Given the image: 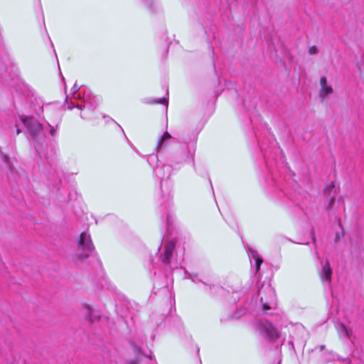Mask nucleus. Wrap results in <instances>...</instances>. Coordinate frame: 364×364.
<instances>
[{
    "mask_svg": "<svg viewBox=\"0 0 364 364\" xmlns=\"http://www.w3.org/2000/svg\"><path fill=\"white\" fill-rule=\"evenodd\" d=\"M93 250L94 246L90 235H87L86 232H82L78 240L76 258L79 261H83L89 257Z\"/></svg>",
    "mask_w": 364,
    "mask_h": 364,
    "instance_id": "1",
    "label": "nucleus"
},
{
    "mask_svg": "<svg viewBox=\"0 0 364 364\" xmlns=\"http://www.w3.org/2000/svg\"><path fill=\"white\" fill-rule=\"evenodd\" d=\"M320 90L318 92V97L322 100L328 95L333 94V89L330 83H328L326 77H321L319 80Z\"/></svg>",
    "mask_w": 364,
    "mask_h": 364,
    "instance_id": "2",
    "label": "nucleus"
},
{
    "mask_svg": "<svg viewBox=\"0 0 364 364\" xmlns=\"http://www.w3.org/2000/svg\"><path fill=\"white\" fill-rule=\"evenodd\" d=\"M261 330L267 334L270 338H277L279 337V334L276 328L272 324L267 321H261L260 323Z\"/></svg>",
    "mask_w": 364,
    "mask_h": 364,
    "instance_id": "3",
    "label": "nucleus"
},
{
    "mask_svg": "<svg viewBox=\"0 0 364 364\" xmlns=\"http://www.w3.org/2000/svg\"><path fill=\"white\" fill-rule=\"evenodd\" d=\"M23 124L28 127L30 134L35 136L42 129V126L36 120L33 119H24L23 120Z\"/></svg>",
    "mask_w": 364,
    "mask_h": 364,
    "instance_id": "4",
    "label": "nucleus"
},
{
    "mask_svg": "<svg viewBox=\"0 0 364 364\" xmlns=\"http://www.w3.org/2000/svg\"><path fill=\"white\" fill-rule=\"evenodd\" d=\"M82 314L86 319H87L90 322H94L100 318L99 315H97L91 308L90 306L87 304H85L82 306Z\"/></svg>",
    "mask_w": 364,
    "mask_h": 364,
    "instance_id": "5",
    "label": "nucleus"
},
{
    "mask_svg": "<svg viewBox=\"0 0 364 364\" xmlns=\"http://www.w3.org/2000/svg\"><path fill=\"white\" fill-rule=\"evenodd\" d=\"M332 276V269L330 266L329 262L326 261L323 264L321 272H320V277L322 281L326 280L328 283H331Z\"/></svg>",
    "mask_w": 364,
    "mask_h": 364,
    "instance_id": "6",
    "label": "nucleus"
},
{
    "mask_svg": "<svg viewBox=\"0 0 364 364\" xmlns=\"http://www.w3.org/2000/svg\"><path fill=\"white\" fill-rule=\"evenodd\" d=\"M175 248V242L170 241L165 245V251L162 255V261L164 263H169Z\"/></svg>",
    "mask_w": 364,
    "mask_h": 364,
    "instance_id": "7",
    "label": "nucleus"
},
{
    "mask_svg": "<svg viewBox=\"0 0 364 364\" xmlns=\"http://www.w3.org/2000/svg\"><path fill=\"white\" fill-rule=\"evenodd\" d=\"M338 332L340 337H346L350 338L352 335V331L348 329L345 325L339 324L338 326Z\"/></svg>",
    "mask_w": 364,
    "mask_h": 364,
    "instance_id": "8",
    "label": "nucleus"
},
{
    "mask_svg": "<svg viewBox=\"0 0 364 364\" xmlns=\"http://www.w3.org/2000/svg\"><path fill=\"white\" fill-rule=\"evenodd\" d=\"M357 68L360 74L364 73V53L361 55L356 64Z\"/></svg>",
    "mask_w": 364,
    "mask_h": 364,
    "instance_id": "9",
    "label": "nucleus"
},
{
    "mask_svg": "<svg viewBox=\"0 0 364 364\" xmlns=\"http://www.w3.org/2000/svg\"><path fill=\"white\" fill-rule=\"evenodd\" d=\"M171 135L168 132H165L158 143V147H161L164 142L171 139Z\"/></svg>",
    "mask_w": 364,
    "mask_h": 364,
    "instance_id": "10",
    "label": "nucleus"
},
{
    "mask_svg": "<svg viewBox=\"0 0 364 364\" xmlns=\"http://www.w3.org/2000/svg\"><path fill=\"white\" fill-rule=\"evenodd\" d=\"M318 50L317 47L315 46L310 47L309 49V53L310 55H316L318 53Z\"/></svg>",
    "mask_w": 364,
    "mask_h": 364,
    "instance_id": "11",
    "label": "nucleus"
},
{
    "mask_svg": "<svg viewBox=\"0 0 364 364\" xmlns=\"http://www.w3.org/2000/svg\"><path fill=\"white\" fill-rule=\"evenodd\" d=\"M262 262V259H256V265H257V270L259 269V266H260Z\"/></svg>",
    "mask_w": 364,
    "mask_h": 364,
    "instance_id": "12",
    "label": "nucleus"
},
{
    "mask_svg": "<svg viewBox=\"0 0 364 364\" xmlns=\"http://www.w3.org/2000/svg\"><path fill=\"white\" fill-rule=\"evenodd\" d=\"M335 199L332 197L329 201V205L331 206L334 203Z\"/></svg>",
    "mask_w": 364,
    "mask_h": 364,
    "instance_id": "13",
    "label": "nucleus"
},
{
    "mask_svg": "<svg viewBox=\"0 0 364 364\" xmlns=\"http://www.w3.org/2000/svg\"><path fill=\"white\" fill-rule=\"evenodd\" d=\"M166 102V100L165 98H163L161 101H160V103H165Z\"/></svg>",
    "mask_w": 364,
    "mask_h": 364,
    "instance_id": "14",
    "label": "nucleus"
},
{
    "mask_svg": "<svg viewBox=\"0 0 364 364\" xmlns=\"http://www.w3.org/2000/svg\"><path fill=\"white\" fill-rule=\"evenodd\" d=\"M16 133H17V134H20L21 133V129H17Z\"/></svg>",
    "mask_w": 364,
    "mask_h": 364,
    "instance_id": "15",
    "label": "nucleus"
},
{
    "mask_svg": "<svg viewBox=\"0 0 364 364\" xmlns=\"http://www.w3.org/2000/svg\"><path fill=\"white\" fill-rule=\"evenodd\" d=\"M54 132H55V131H54V130H51V132H50V133H51V134H52V135H53V134H54Z\"/></svg>",
    "mask_w": 364,
    "mask_h": 364,
    "instance_id": "16",
    "label": "nucleus"
},
{
    "mask_svg": "<svg viewBox=\"0 0 364 364\" xmlns=\"http://www.w3.org/2000/svg\"><path fill=\"white\" fill-rule=\"evenodd\" d=\"M324 348H325V346H321V350L324 349Z\"/></svg>",
    "mask_w": 364,
    "mask_h": 364,
    "instance_id": "17",
    "label": "nucleus"
},
{
    "mask_svg": "<svg viewBox=\"0 0 364 364\" xmlns=\"http://www.w3.org/2000/svg\"><path fill=\"white\" fill-rule=\"evenodd\" d=\"M313 242L315 243L316 242V238L314 237H313Z\"/></svg>",
    "mask_w": 364,
    "mask_h": 364,
    "instance_id": "18",
    "label": "nucleus"
},
{
    "mask_svg": "<svg viewBox=\"0 0 364 364\" xmlns=\"http://www.w3.org/2000/svg\"><path fill=\"white\" fill-rule=\"evenodd\" d=\"M333 188V186H331V187H328V188L332 189Z\"/></svg>",
    "mask_w": 364,
    "mask_h": 364,
    "instance_id": "19",
    "label": "nucleus"
}]
</instances>
